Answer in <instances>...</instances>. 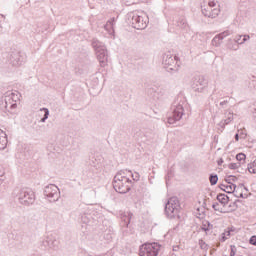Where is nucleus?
Here are the masks:
<instances>
[{
	"mask_svg": "<svg viewBox=\"0 0 256 256\" xmlns=\"http://www.w3.org/2000/svg\"><path fill=\"white\" fill-rule=\"evenodd\" d=\"M123 172H117L114 176L112 185L117 193L125 195V193H129L131 191V179L127 176L122 175Z\"/></svg>",
	"mask_w": 256,
	"mask_h": 256,
	"instance_id": "obj_1",
	"label": "nucleus"
},
{
	"mask_svg": "<svg viewBox=\"0 0 256 256\" xmlns=\"http://www.w3.org/2000/svg\"><path fill=\"white\" fill-rule=\"evenodd\" d=\"M92 47L95 50L97 60L100 63V66L107 67L109 62V54L107 53V47L105 44L97 38L92 39Z\"/></svg>",
	"mask_w": 256,
	"mask_h": 256,
	"instance_id": "obj_2",
	"label": "nucleus"
},
{
	"mask_svg": "<svg viewBox=\"0 0 256 256\" xmlns=\"http://www.w3.org/2000/svg\"><path fill=\"white\" fill-rule=\"evenodd\" d=\"M179 209H181L179 198L171 197L165 204V215L168 217V219H181V216L179 215Z\"/></svg>",
	"mask_w": 256,
	"mask_h": 256,
	"instance_id": "obj_3",
	"label": "nucleus"
},
{
	"mask_svg": "<svg viewBox=\"0 0 256 256\" xmlns=\"http://www.w3.org/2000/svg\"><path fill=\"white\" fill-rule=\"evenodd\" d=\"M129 23L132 25L133 29L143 30L147 28V24L149 23V18L143 17L137 13L129 14Z\"/></svg>",
	"mask_w": 256,
	"mask_h": 256,
	"instance_id": "obj_4",
	"label": "nucleus"
},
{
	"mask_svg": "<svg viewBox=\"0 0 256 256\" xmlns=\"http://www.w3.org/2000/svg\"><path fill=\"white\" fill-rule=\"evenodd\" d=\"M18 201L21 205L29 207L35 203V192L29 188H23L18 193Z\"/></svg>",
	"mask_w": 256,
	"mask_h": 256,
	"instance_id": "obj_5",
	"label": "nucleus"
},
{
	"mask_svg": "<svg viewBox=\"0 0 256 256\" xmlns=\"http://www.w3.org/2000/svg\"><path fill=\"white\" fill-rule=\"evenodd\" d=\"M44 196L47 197L50 203H57L61 198V192L59 191V187L55 184H49L44 188Z\"/></svg>",
	"mask_w": 256,
	"mask_h": 256,
	"instance_id": "obj_6",
	"label": "nucleus"
},
{
	"mask_svg": "<svg viewBox=\"0 0 256 256\" xmlns=\"http://www.w3.org/2000/svg\"><path fill=\"white\" fill-rule=\"evenodd\" d=\"M161 245L158 243H147L140 247V256H158Z\"/></svg>",
	"mask_w": 256,
	"mask_h": 256,
	"instance_id": "obj_7",
	"label": "nucleus"
},
{
	"mask_svg": "<svg viewBox=\"0 0 256 256\" xmlns=\"http://www.w3.org/2000/svg\"><path fill=\"white\" fill-rule=\"evenodd\" d=\"M162 64L168 73H171V71L179 70V66L177 65V56H173L169 52L164 54Z\"/></svg>",
	"mask_w": 256,
	"mask_h": 256,
	"instance_id": "obj_8",
	"label": "nucleus"
},
{
	"mask_svg": "<svg viewBox=\"0 0 256 256\" xmlns=\"http://www.w3.org/2000/svg\"><path fill=\"white\" fill-rule=\"evenodd\" d=\"M208 83L209 82L205 79V76H195L192 80L191 87L197 93H203V91L207 89Z\"/></svg>",
	"mask_w": 256,
	"mask_h": 256,
	"instance_id": "obj_9",
	"label": "nucleus"
},
{
	"mask_svg": "<svg viewBox=\"0 0 256 256\" xmlns=\"http://www.w3.org/2000/svg\"><path fill=\"white\" fill-rule=\"evenodd\" d=\"M173 115L168 118V123L173 125L176 121H181V118L184 115L185 109L182 104H176L172 106Z\"/></svg>",
	"mask_w": 256,
	"mask_h": 256,
	"instance_id": "obj_10",
	"label": "nucleus"
},
{
	"mask_svg": "<svg viewBox=\"0 0 256 256\" xmlns=\"http://www.w3.org/2000/svg\"><path fill=\"white\" fill-rule=\"evenodd\" d=\"M7 59L12 67H19L23 64V56H21V52L18 50H11L7 55Z\"/></svg>",
	"mask_w": 256,
	"mask_h": 256,
	"instance_id": "obj_11",
	"label": "nucleus"
},
{
	"mask_svg": "<svg viewBox=\"0 0 256 256\" xmlns=\"http://www.w3.org/2000/svg\"><path fill=\"white\" fill-rule=\"evenodd\" d=\"M229 35H231V32L229 30H226L218 35H216L213 39H212V44L215 45V47H219V45H221V41L225 38V37H229Z\"/></svg>",
	"mask_w": 256,
	"mask_h": 256,
	"instance_id": "obj_12",
	"label": "nucleus"
},
{
	"mask_svg": "<svg viewBox=\"0 0 256 256\" xmlns=\"http://www.w3.org/2000/svg\"><path fill=\"white\" fill-rule=\"evenodd\" d=\"M229 35H231V32L229 30H226L218 35H216L213 39H212V44L215 45V47H219V45H221V41L225 38V37H229Z\"/></svg>",
	"mask_w": 256,
	"mask_h": 256,
	"instance_id": "obj_13",
	"label": "nucleus"
},
{
	"mask_svg": "<svg viewBox=\"0 0 256 256\" xmlns=\"http://www.w3.org/2000/svg\"><path fill=\"white\" fill-rule=\"evenodd\" d=\"M133 218V213L124 212L121 214L122 227H129L131 219Z\"/></svg>",
	"mask_w": 256,
	"mask_h": 256,
	"instance_id": "obj_14",
	"label": "nucleus"
},
{
	"mask_svg": "<svg viewBox=\"0 0 256 256\" xmlns=\"http://www.w3.org/2000/svg\"><path fill=\"white\" fill-rule=\"evenodd\" d=\"M43 247H49V249H55L57 247V240L52 236H48L45 240L42 241Z\"/></svg>",
	"mask_w": 256,
	"mask_h": 256,
	"instance_id": "obj_15",
	"label": "nucleus"
},
{
	"mask_svg": "<svg viewBox=\"0 0 256 256\" xmlns=\"http://www.w3.org/2000/svg\"><path fill=\"white\" fill-rule=\"evenodd\" d=\"M219 188L221 191H224L225 193L231 194L236 193L235 189H237V185L235 184H220Z\"/></svg>",
	"mask_w": 256,
	"mask_h": 256,
	"instance_id": "obj_16",
	"label": "nucleus"
},
{
	"mask_svg": "<svg viewBox=\"0 0 256 256\" xmlns=\"http://www.w3.org/2000/svg\"><path fill=\"white\" fill-rule=\"evenodd\" d=\"M7 143H9L7 140V134L0 129V151L6 149Z\"/></svg>",
	"mask_w": 256,
	"mask_h": 256,
	"instance_id": "obj_17",
	"label": "nucleus"
},
{
	"mask_svg": "<svg viewBox=\"0 0 256 256\" xmlns=\"http://www.w3.org/2000/svg\"><path fill=\"white\" fill-rule=\"evenodd\" d=\"M9 101H11V98L6 95L0 99L1 111H7V109H9Z\"/></svg>",
	"mask_w": 256,
	"mask_h": 256,
	"instance_id": "obj_18",
	"label": "nucleus"
},
{
	"mask_svg": "<svg viewBox=\"0 0 256 256\" xmlns=\"http://www.w3.org/2000/svg\"><path fill=\"white\" fill-rule=\"evenodd\" d=\"M176 25L179 27V29H184V30L189 29V24L187 23V20L183 16L177 19Z\"/></svg>",
	"mask_w": 256,
	"mask_h": 256,
	"instance_id": "obj_19",
	"label": "nucleus"
},
{
	"mask_svg": "<svg viewBox=\"0 0 256 256\" xmlns=\"http://www.w3.org/2000/svg\"><path fill=\"white\" fill-rule=\"evenodd\" d=\"M249 39H251L249 35H237L234 38V43L243 45V43H246V41H249Z\"/></svg>",
	"mask_w": 256,
	"mask_h": 256,
	"instance_id": "obj_20",
	"label": "nucleus"
},
{
	"mask_svg": "<svg viewBox=\"0 0 256 256\" xmlns=\"http://www.w3.org/2000/svg\"><path fill=\"white\" fill-rule=\"evenodd\" d=\"M216 199L222 205V207H225V205L229 203V196H227V194L220 193L217 195Z\"/></svg>",
	"mask_w": 256,
	"mask_h": 256,
	"instance_id": "obj_21",
	"label": "nucleus"
},
{
	"mask_svg": "<svg viewBox=\"0 0 256 256\" xmlns=\"http://www.w3.org/2000/svg\"><path fill=\"white\" fill-rule=\"evenodd\" d=\"M201 231H204L206 233V235H209V232L211 230H213V224H211V222L204 220L202 222V226H201Z\"/></svg>",
	"mask_w": 256,
	"mask_h": 256,
	"instance_id": "obj_22",
	"label": "nucleus"
},
{
	"mask_svg": "<svg viewBox=\"0 0 256 256\" xmlns=\"http://www.w3.org/2000/svg\"><path fill=\"white\" fill-rule=\"evenodd\" d=\"M6 97H9L10 101H12V103H17V101H19V97H21V95L19 93L15 94L13 92H7Z\"/></svg>",
	"mask_w": 256,
	"mask_h": 256,
	"instance_id": "obj_23",
	"label": "nucleus"
},
{
	"mask_svg": "<svg viewBox=\"0 0 256 256\" xmlns=\"http://www.w3.org/2000/svg\"><path fill=\"white\" fill-rule=\"evenodd\" d=\"M212 209H214V211H218L219 213H229V211L225 210V207H221V204H219V202H215L212 205Z\"/></svg>",
	"mask_w": 256,
	"mask_h": 256,
	"instance_id": "obj_24",
	"label": "nucleus"
},
{
	"mask_svg": "<svg viewBox=\"0 0 256 256\" xmlns=\"http://www.w3.org/2000/svg\"><path fill=\"white\" fill-rule=\"evenodd\" d=\"M232 121H233V115L230 114V116L227 119L222 120L219 123V127H221V129H225V125H229V123H231Z\"/></svg>",
	"mask_w": 256,
	"mask_h": 256,
	"instance_id": "obj_25",
	"label": "nucleus"
},
{
	"mask_svg": "<svg viewBox=\"0 0 256 256\" xmlns=\"http://www.w3.org/2000/svg\"><path fill=\"white\" fill-rule=\"evenodd\" d=\"M219 12H220L219 9L214 8V9H211V13L207 14V16H208L209 19H215V17L219 16Z\"/></svg>",
	"mask_w": 256,
	"mask_h": 256,
	"instance_id": "obj_26",
	"label": "nucleus"
},
{
	"mask_svg": "<svg viewBox=\"0 0 256 256\" xmlns=\"http://www.w3.org/2000/svg\"><path fill=\"white\" fill-rule=\"evenodd\" d=\"M209 181L210 185H217V182L219 181V176H217V174H210Z\"/></svg>",
	"mask_w": 256,
	"mask_h": 256,
	"instance_id": "obj_27",
	"label": "nucleus"
},
{
	"mask_svg": "<svg viewBox=\"0 0 256 256\" xmlns=\"http://www.w3.org/2000/svg\"><path fill=\"white\" fill-rule=\"evenodd\" d=\"M81 221L84 223V225H87L91 222V214H82Z\"/></svg>",
	"mask_w": 256,
	"mask_h": 256,
	"instance_id": "obj_28",
	"label": "nucleus"
},
{
	"mask_svg": "<svg viewBox=\"0 0 256 256\" xmlns=\"http://www.w3.org/2000/svg\"><path fill=\"white\" fill-rule=\"evenodd\" d=\"M41 111H44V116L41 118V123H45L49 119V109L42 108Z\"/></svg>",
	"mask_w": 256,
	"mask_h": 256,
	"instance_id": "obj_29",
	"label": "nucleus"
},
{
	"mask_svg": "<svg viewBox=\"0 0 256 256\" xmlns=\"http://www.w3.org/2000/svg\"><path fill=\"white\" fill-rule=\"evenodd\" d=\"M247 169L249 173H256V159L252 163L248 164Z\"/></svg>",
	"mask_w": 256,
	"mask_h": 256,
	"instance_id": "obj_30",
	"label": "nucleus"
},
{
	"mask_svg": "<svg viewBox=\"0 0 256 256\" xmlns=\"http://www.w3.org/2000/svg\"><path fill=\"white\" fill-rule=\"evenodd\" d=\"M198 245H199L200 249H202L203 251H208L209 250V244H206L203 241V239L199 240Z\"/></svg>",
	"mask_w": 256,
	"mask_h": 256,
	"instance_id": "obj_31",
	"label": "nucleus"
},
{
	"mask_svg": "<svg viewBox=\"0 0 256 256\" xmlns=\"http://www.w3.org/2000/svg\"><path fill=\"white\" fill-rule=\"evenodd\" d=\"M226 183L228 185H234L233 183H235V181H237V177H235L234 175H229L226 179H225Z\"/></svg>",
	"mask_w": 256,
	"mask_h": 256,
	"instance_id": "obj_32",
	"label": "nucleus"
},
{
	"mask_svg": "<svg viewBox=\"0 0 256 256\" xmlns=\"http://www.w3.org/2000/svg\"><path fill=\"white\" fill-rule=\"evenodd\" d=\"M236 159L237 161H239V163H245V159H247V155H245V153H238L236 155Z\"/></svg>",
	"mask_w": 256,
	"mask_h": 256,
	"instance_id": "obj_33",
	"label": "nucleus"
},
{
	"mask_svg": "<svg viewBox=\"0 0 256 256\" xmlns=\"http://www.w3.org/2000/svg\"><path fill=\"white\" fill-rule=\"evenodd\" d=\"M237 203H241V200L237 199L234 202H232L229 207H231L232 209L230 211H237V209H239V206L237 205Z\"/></svg>",
	"mask_w": 256,
	"mask_h": 256,
	"instance_id": "obj_34",
	"label": "nucleus"
},
{
	"mask_svg": "<svg viewBox=\"0 0 256 256\" xmlns=\"http://www.w3.org/2000/svg\"><path fill=\"white\" fill-rule=\"evenodd\" d=\"M201 8H202V14L204 15V17H209L208 15L211 14V8L209 7L205 8L203 6H201Z\"/></svg>",
	"mask_w": 256,
	"mask_h": 256,
	"instance_id": "obj_35",
	"label": "nucleus"
},
{
	"mask_svg": "<svg viewBox=\"0 0 256 256\" xmlns=\"http://www.w3.org/2000/svg\"><path fill=\"white\" fill-rule=\"evenodd\" d=\"M239 167H241V162H237V163H230L228 165V168L235 170V169H239Z\"/></svg>",
	"mask_w": 256,
	"mask_h": 256,
	"instance_id": "obj_36",
	"label": "nucleus"
},
{
	"mask_svg": "<svg viewBox=\"0 0 256 256\" xmlns=\"http://www.w3.org/2000/svg\"><path fill=\"white\" fill-rule=\"evenodd\" d=\"M228 49H230L231 51H238L239 45L236 42L233 45L229 44Z\"/></svg>",
	"mask_w": 256,
	"mask_h": 256,
	"instance_id": "obj_37",
	"label": "nucleus"
},
{
	"mask_svg": "<svg viewBox=\"0 0 256 256\" xmlns=\"http://www.w3.org/2000/svg\"><path fill=\"white\" fill-rule=\"evenodd\" d=\"M8 109H17V103L13 102V100L8 101Z\"/></svg>",
	"mask_w": 256,
	"mask_h": 256,
	"instance_id": "obj_38",
	"label": "nucleus"
},
{
	"mask_svg": "<svg viewBox=\"0 0 256 256\" xmlns=\"http://www.w3.org/2000/svg\"><path fill=\"white\" fill-rule=\"evenodd\" d=\"M230 249H231L230 256H235L237 253V247H235V245H231Z\"/></svg>",
	"mask_w": 256,
	"mask_h": 256,
	"instance_id": "obj_39",
	"label": "nucleus"
},
{
	"mask_svg": "<svg viewBox=\"0 0 256 256\" xmlns=\"http://www.w3.org/2000/svg\"><path fill=\"white\" fill-rule=\"evenodd\" d=\"M131 177H132L133 181H139V179H140L141 176L139 175V173L133 174V173L131 172Z\"/></svg>",
	"mask_w": 256,
	"mask_h": 256,
	"instance_id": "obj_40",
	"label": "nucleus"
},
{
	"mask_svg": "<svg viewBox=\"0 0 256 256\" xmlns=\"http://www.w3.org/2000/svg\"><path fill=\"white\" fill-rule=\"evenodd\" d=\"M249 243H250V245L256 246V235L250 237Z\"/></svg>",
	"mask_w": 256,
	"mask_h": 256,
	"instance_id": "obj_41",
	"label": "nucleus"
},
{
	"mask_svg": "<svg viewBox=\"0 0 256 256\" xmlns=\"http://www.w3.org/2000/svg\"><path fill=\"white\" fill-rule=\"evenodd\" d=\"M247 197H249V195L243 194V192H240V193L238 194V199H239V198H240V199H247Z\"/></svg>",
	"mask_w": 256,
	"mask_h": 256,
	"instance_id": "obj_42",
	"label": "nucleus"
},
{
	"mask_svg": "<svg viewBox=\"0 0 256 256\" xmlns=\"http://www.w3.org/2000/svg\"><path fill=\"white\" fill-rule=\"evenodd\" d=\"M253 119L256 121V102L254 103L253 111H252Z\"/></svg>",
	"mask_w": 256,
	"mask_h": 256,
	"instance_id": "obj_43",
	"label": "nucleus"
},
{
	"mask_svg": "<svg viewBox=\"0 0 256 256\" xmlns=\"http://www.w3.org/2000/svg\"><path fill=\"white\" fill-rule=\"evenodd\" d=\"M122 172V177H125V175H127V173H131V170H120L118 173Z\"/></svg>",
	"mask_w": 256,
	"mask_h": 256,
	"instance_id": "obj_44",
	"label": "nucleus"
},
{
	"mask_svg": "<svg viewBox=\"0 0 256 256\" xmlns=\"http://www.w3.org/2000/svg\"><path fill=\"white\" fill-rule=\"evenodd\" d=\"M107 25H110L111 27H113V25H115V18H112L111 20H109L107 22Z\"/></svg>",
	"mask_w": 256,
	"mask_h": 256,
	"instance_id": "obj_45",
	"label": "nucleus"
},
{
	"mask_svg": "<svg viewBox=\"0 0 256 256\" xmlns=\"http://www.w3.org/2000/svg\"><path fill=\"white\" fill-rule=\"evenodd\" d=\"M208 8H212V7H215V5H217V3H215V1H210L209 3H208Z\"/></svg>",
	"mask_w": 256,
	"mask_h": 256,
	"instance_id": "obj_46",
	"label": "nucleus"
},
{
	"mask_svg": "<svg viewBox=\"0 0 256 256\" xmlns=\"http://www.w3.org/2000/svg\"><path fill=\"white\" fill-rule=\"evenodd\" d=\"M3 175H5V170L0 166V179H2Z\"/></svg>",
	"mask_w": 256,
	"mask_h": 256,
	"instance_id": "obj_47",
	"label": "nucleus"
},
{
	"mask_svg": "<svg viewBox=\"0 0 256 256\" xmlns=\"http://www.w3.org/2000/svg\"><path fill=\"white\" fill-rule=\"evenodd\" d=\"M220 241L222 243H225V241H227V236L222 234V237L220 238Z\"/></svg>",
	"mask_w": 256,
	"mask_h": 256,
	"instance_id": "obj_48",
	"label": "nucleus"
},
{
	"mask_svg": "<svg viewBox=\"0 0 256 256\" xmlns=\"http://www.w3.org/2000/svg\"><path fill=\"white\" fill-rule=\"evenodd\" d=\"M227 103H229V101H227V100L220 102V107H225V105H227Z\"/></svg>",
	"mask_w": 256,
	"mask_h": 256,
	"instance_id": "obj_49",
	"label": "nucleus"
},
{
	"mask_svg": "<svg viewBox=\"0 0 256 256\" xmlns=\"http://www.w3.org/2000/svg\"><path fill=\"white\" fill-rule=\"evenodd\" d=\"M234 194V197H239V189L235 188V193H232Z\"/></svg>",
	"mask_w": 256,
	"mask_h": 256,
	"instance_id": "obj_50",
	"label": "nucleus"
},
{
	"mask_svg": "<svg viewBox=\"0 0 256 256\" xmlns=\"http://www.w3.org/2000/svg\"><path fill=\"white\" fill-rule=\"evenodd\" d=\"M223 235H225L226 237H231V231H225Z\"/></svg>",
	"mask_w": 256,
	"mask_h": 256,
	"instance_id": "obj_51",
	"label": "nucleus"
},
{
	"mask_svg": "<svg viewBox=\"0 0 256 256\" xmlns=\"http://www.w3.org/2000/svg\"><path fill=\"white\" fill-rule=\"evenodd\" d=\"M244 187H245V184L241 183V184L238 185V188H237V189H238V191H239V189H243Z\"/></svg>",
	"mask_w": 256,
	"mask_h": 256,
	"instance_id": "obj_52",
	"label": "nucleus"
},
{
	"mask_svg": "<svg viewBox=\"0 0 256 256\" xmlns=\"http://www.w3.org/2000/svg\"><path fill=\"white\" fill-rule=\"evenodd\" d=\"M234 138H235V141H239V134H235Z\"/></svg>",
	"mask_w": 256,
	"mask_h": 256,
	"instance_id": "obj_53",
	"label": "nucleus"
},
{
	"mask_svg": "<svg viewBox=\"0 0 256 256\" xmlns=\"http://www.w3.org/2000/svg\"><path fill=\"white\" fill-rule=\"evenodd\" d=\"M218 165H223V159L218 160Z\"/></svg>",
	"mask_w": 256,
	"mask_h": 256,
	"instance_id": "obj_54",
	"label": "nucleus"
},
{
	"mask_svg": "<svg viewBox=\"0 0 256 256\" xmlns=\"http://www.w3.org/2000/svg\"><path fill=\"white\" fill-rule=\"evenodd\" d=\"M3 184V178H0V185Z\"/></svg>",
	"mask_w": 256,
	"mask_h": 256,
	"instance_id": "obj_55",
	"label": "nucleus"
},
{
	"mask_svg": "<svg viewBox=\"0 0 256 256\" xmlns=\"http://www.w3.org/2000/svg\"><path fill=\"white\" fill-rule=\"evenodd\" d=\"M250 79L254 80V79H256V77L254 75H252Z\"/></svg>",
	"mask_w": 256,
	"mask_h": 256,
	"instance_id": "obj_56",
	"label": "nucleus"
},
{
	"mask_svg": "<svg viewBox=\"0 0 256 256\" xmlns=\"http://www.w3.org/2000/svg\"><path fill=\"white\" fill-rule=\"evenodd\" d=\"M244 190L249 191V188H247V187L244 186Z\"/></svg>",
	"mask_w": 256,
	"mask_h": 256,
	"instance_id": "obj_57",
	"label": "nucleus"
}]
</instances>
